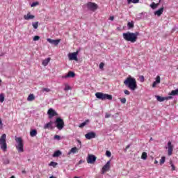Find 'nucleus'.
<instances>
[{"instance_id":"nucleus-1","label":"nucleus","mask_w":178,"mask_h":178,"mask_svg":"<svg viewBox=\"0 0 178 178\" xmlns=\"http://www.w3.org/2000/svg\"><path fill=\"white\" fill-rule=\"evenodd\" d=\"M138 35H140V32L136 31L135 33L133 32H127L122 33V37L125 41H128L129 42H131L132 44H134L136 41L138 39Z\"/></svg>"},{"instance_id":"nucleus-2","label":"nucleus","mask_w":178,"mask_h":178,"mask_svg":"<svg viewBox=\"0 0 178 178\" xmlns=\"http://www.w3.org/2000/svg\"><path fill=\"white\" fill-rule=\"evenodd\" d=\"M124 84L126 87H128L131 91H135V90H137V81L131 76L127 78L124 81Z\"/></svg>"},{"instance_id":"nucleus-3","label":"nucleus","mask_w":178,"mask_h":178,"mask_svg":"<svg viewBox=\"0 0 178 178\" xmlns=\"http://www.w3.org/2000/svg\"><path fill=\"white\" fill-rule=\"evenodd\" d=\"M95 97L96 98H97V99H102V101H105L106 99H108V101H112V99H113L112 95L103 92H96Z\"/></svg>"},{"instance_id":"nucleus-4","label":"nucleus","mask_w":178,"mask_h":178,"mask_svg":"<svg viewBox=\"0 0 178 178\" xmlns=\"http://www.w3.org/2000/svg\"><path fill=\"white\" fill-rule=\"evenodd\" d=\"M0 148L6 152L8 149V144H6V134H3L0 138Z\"/></svg>"},{"instance_id":"nucleus-5","label":"nucleus","mask_w":178,"mask_h":178,"mask_svg":"<svg viewBox=\"0 0 178 178\" xmlns=\"http://www.w3.org/2000/svg\"><path fill=\"white\" fill-rule=\"evenodd\" d=\"M15 141L17 143L16 148L18 152H24V149L23 148V147H24L23 139L20 137H18L15 138Z\"/></svg>"},{"instance_id":"nucleus-6","label":"nucleus","mask_w":178,"mask_h":178,"mask_svg":"<svg viewBox=\"0 0 178 178\" xmlns=\"http://www.w3.org/2000/svg\"><path fill=\"white\" fill-rule=\"evenodd\" d=\"M54 124L58 130H63V127H65V121L62 118L58 117L54 121Z\"/></svg>"},{"instance_id":"nucleus-7","label":"nucleus","mask_w":178,"mask_h":178,"mask_svg":"<svg viewBox=\"0 0 178 178\" xmlns=\"http://www.w3.org/2000/svg\"><path fill=\"white\" fill-rule=\"evenodd\" d=\"M86 7L88 10H90L91 12H95V10L98 9V4L92 2H88L86 3Z\"/></svg>"},{"instance_id":"nucleus-8","label":"nucleus","mask_w":178,"mask_h":178,"mask_svg":"<svg viewBox=\"0 0 178 178\" xmlns=\"http://www.w3.org/2000/svg\"><path fill=\"white\" fill-rule=\"evenodd\" d=\"M79 55V51H76L74 53H70L68 54V58L70 60H79V58H77V56Z\"/></svg>"},{"instance_id":"nucleus-9","label":"nucleus","mask_w":178,"mask_h":178,"mask_svg":"<svg viewBox=\"0 0 178 178\" xmlns=\"http://www.w3.org/2000/svg\"><path fill=\"white\" fill-rule=\"evenodd\" d=\"M111 169V161L107 163L102 168V174L105 175V172H108Z\"/></svg>"},{"instance_id":"nucleus-10","label":"nucleus","mask_w":178,"mask_h":178,"mask_svg":"<svg viewBox=\"0 0 178 178\" xmlns=\"http://www.w3.org/2000/svg\"><path fill=\"white\" fill-rule=\"evenodd\" d=\"M95 161H97V156H95V155L88 154L87 158V162L88 163H90V164L95 163Z\"/></svg>"},{"instance_id":"nucleus-11","label":"nucleus","mask_w":178,"mask_h":178,"mask_svg":"<svg viewBox=\"0 0 178 178\" xmlns=\"http://www.w3.org/2000/svg\"><path fill=\"white\" fill-rule=\"evenodd\" d=\"M47 42H49V44H51V45L58 47V45H59V42H60V39L54 40L51 38H47Z\"/></svg>"},{"instance_id":"nucleus-12","label":"nucleus","mask_w":178,"mask_h":178,"mask_svg":"<svg viewBox=\"0 0 178 178\" xmlns=\"http://www.w3.org/2000/svg\"><path fill=\"white\" fill-rule=\"evenodd\" d=\"M156 98L157 99V101H159V102H163V101H166L168 99H173L172 96H168V97H161L159 95H156Z\"/></svg>"},{"instance_id":"nucleus-13","label":"nucleus","mask_w":178,"mask_h":178,"mask_svg":"<svg viewBox=\"0 0 178 178\" xmlns=\"http://www.w3.org/2000/svg\"><path fill=\"white\" fill-rule=\"evenodd\" d=\"M47 114L49 115V119H52L54 116H58V113L54 108H49L47 111Z\"/></svg>"},{"instance_id":"nucleus-14","label":"nucleus","mask_w":178,"mask_h":178,"mask_svg":"<svg viewBox=\"0 0 178 178\" xmlns=\"http://www.w3.org/2000/svg\"><path fill=\"white\" fill-rule=\"evenodd\" d=\"M85 137L87 140H91L92 138H95V137H97V134L95 132L90 131L86 134Z\"/></svg>"},{"instance_id":"nucleus-15","label":"nucleus","mask_w":178,"mask_h":178,"mask_svg":"<svg viewBox=\"0 0 178 178\" xmlns=\"http://www.w3.org/2000/svg\"><path fill=\"white\" fill-rule=\"evenodd\" d=\"M52 124H54V122L50 121L49 122L44 125L43 129H44V130H47V129H49L50 130H54V129H55V127L52 126Z\"/></svg>"},{"instance_id":"nucleus-16","label":"nucleus","mask_w":178,"mask_h":178,"mask_svg":"<svg viewBox=\"0 0 178 178\" xmlns=\"http://www.w3.org/2000/svg\"><path fill=\"white\" fill-rule=\"evenodd\" d=\"M166 149H168V155L170 156L172 154H173V145H172V142H168V147H165Z\"/></svg>"},{"instance_id":"nucleus-17","label":"nucleus","mask_w":178,"mask_h":178,"mask_svg":"<svg viewBox=\"0 0 178 178\" xmlns=\"http://www.w3.org/2000/svg\"><path fill=\"white\" fill-rule=\"evenodd\" d=\"M35 18V16L31 15V13H28L27 15H24V20H31Z\"/></svg>"},{"instance_id":"nucleus-18","label":"nucleus","mask_w":178,"mask_h":178,"mask_svg":"<svg viewBox=\"0 0 178 178\" xmlns=\"http://www.w3.org/2000/svg\"><path fill=\"white\" fill-rule=\"evenodd\" d=\"M159 83H161V76H157L156 81L153 82L152 87L155 88V87H156V84H159Z\"/></svg>"},{"instance_id":"nucleus-19","label":"nucleus","mask_w":178,"mask_h":178,"mask_svg":"<svg viewBox=\"0 0 178 178\" xmlns=\"http://www.w3.org/2000/svg\"><path fill=\"white\" fill-rule=\"evenodd\" d=\"M69 77H76V74L73 71H70L65 76V79H69Z\"/></svg>"},{"instance_id":"nucleus-20","label":"nucleus","mask_w":178,"mask_h":178,"mask_svg":"<svg viewBox=\"0 0 178 178\" xmlns=\"http://www.w3.org/2000/svg\"><path fill=\"white\" fill-rule=\"evenodd\" d=\"M163 9H164L163 7H161L160 9L154 12V15L156 16H158L159 17H161L162 13H163Z\"/></svg>"},{"instance_id":"nucleus-21","label":"nucleus","mask_w":178,"mask_h":178,"mask_svg":"<svg viewBox=\"0 0 178 178\" xmlns=\"http://www.w3.org/2000/svg\"><path fill=\"white\" fill-rule=\"evenodd\" d=\"M88 123H90V120H86L83 122L81 123L79 125V127L80 129H83V127H84V126H87V124H88Z\"/></svg>"},{"instance_id":"nucleus-22","label":"nucleus","mask_w":178,"mask_h":178,"mask_svg":"<svg viewBox=\"0 0 178 178\" xmlns=\"http://www.w3.org/2000/svg\"><path fill=\"white\" fill-rule=\"evenodd\" d=\"M60 155H62V152H60V150H56L54 152L52 156L53 158H58V156H60Z\"/></svg>"},{"instance_id":"nucleus-23","label":"nucleus","mask_w":178,"mask_h":178,"mask_svg":"<svg viewBox=\"0 0 178 178\" xmlns=\"http://www.w3.org/2000/svg\"><path fill=\"white\" fill-rule=\"evenodd\" d=\"M79 151V149L76 147H72L70 152H68L67 155H70V154H76V152Z\"/></svg>"},{"instance_id":"nucleus-24","label":"nucleus","mask_w":178,"mask_h":178,"mask_svg":"<svg viewBox=\"0 0 178 178\" xmlns=\"http://www.w3.org/2000/svg\"><path fill=\"white\" fill-rule=\"evenodd\" d=\"M127 29L128 30H131V29H134V22L131 21V22H128Z\"/></svg>"},{"instance_id":"nucleus-25","label":"nucleus","mask_w":178,"mask_h":178,"mask_svg":"<svg viewBox=\"0 0 178 178\" xmlns=\"http://www.w3.org/2000/svg\"><path fill=\"white\" fill-rule=\"evenodd\" d=\"M50 60H51V58H47L43 60V61L42 62V65H43V66H47L48 63H49Z\"/></svg>"},{"instance_id":"nucleus-26","label":"nucleus","mask_w":178,"mask_h":178,"mask_svg":"<svg viewBox=\"0 0 178 178\" xmlns=\"http://www.w3.org/2000/svg\"><path fill=\"white\" fill-rule=\"evenodd\" d=\"M31 137H35L37 136V129H31L30 131Z\"/></svg>"},{"instance_id":"nucleus-27","label":"nucleus","mask_w":178,"mask_h":178,"mask_svg":"<svg viewBox=\"0 0 178 178\" xmlns=\"http://www.w3.org/2000/svg\"><path fill=\"white\" fill-rule=\"evenodd\" d=\"M35 99V97L33 94H30L27 98V101L31 102Z\"/></svg>"},{"instance_id":"nucleus-28","label":"nucleus","mask_w":178,"mask_h":178,"mask_svg":"<svg viewBox=\"0 0 178 178\" xmlns=\"http://www.w3.org/2000/svg\"><path fill=\"white\" fill-rule=\"evenodd\" d=\"M158 6H159V3H155V2H153L150 5V8H152V9H156Z\"/></svg>"},{"instance_id":"nucleus-29","label":"nucleus","mask_w":178,"mask_h":178,"mask_svg":"<svg viewBox=\"0 0 178 178\" xmlns=\"http://www.w3.org/2000/svg\"><path fill=\"white\" fill-rule=\"evenodd\" d=\"M170 95H172L173 97L178 95V88L174 90H172L171 92L170 93Z\"/></svg>"},{"instance_id":"nucleus-30","label":"nucleus","mask_w":178,"mask_h":178,"mask_svg":"<svg viewBox=\"0 0 178 178\" xmlns=\"http://www.w3.org/2000/svg\"><path fill=\"white\" fill-rule=\"evenodd\" d=\"M3 165H9L10 163V161L8 158L3 159Z\"/></svg>"},{"instance_id":"nucleus-31","label":"nucleus","mask_w":178,"mask_h":178,"mask_svg":"<svg viewBox=\"0 0 178 178\" xmlns=\"http://www.w3.org/2000/svg\"><path fill=\"white\" fill-rule=\"evenodd\" d=\"M147 152H144L142 153L141 159H143V161H145L147 159Z\"/></svg>"},{"instance_id":"nucleus-32","label":"nucleus","mask_w":178,"mask_h":178,"mask_svg":"<svg viewBox=\"0 0 178 178\" xmlns=\"http://www.w3.org/2000/svg\"><path fill=\"white\" fill-rule=\"evenodd\" d=\"M49 165L52 166L53 168H56V166H58V163L55 161H51Z\"/></svg>"},{"instance_id":"nucleus-33","label":"nucleus","mask_w":178,"mask_h":178,"mask_svg":"<svg viewBox=\"0 0 178 178\" xmlns=\"http://www.w3.org/2000/svg\"><path fill=\"white\" fill-rule=\"evenodd\" d=\"M32 26L35 30H37L38 29V22H32Z\"/></svg>"},{"instance_id":"nucleus-34","label":"nucleus","mask_w":178,"mask_h":178,"mask_svg":"<svg viewBox=\"0 0 178 178\" xmlns=\"http://www.w3.org/2000/svg\"><path fill=\"white\" fill-rule=\"evenodd\" d=\"M166 161V157L165 156H162L160 160V165H163Z\"/></svg>"},{"instance_id":"nucleus-35","label":"nucleus","mask_w":178,"mask_h":178,"mask_svg":"<svg viewBox=\"0 0 178 178\" xmlns=\"http://www.w3.org/2000/svg\"><path fill=\"white\" fill-rule=\"evenodd\" d=\"M127 2L129 4L131 3H138L140 2V0H127Z\"/></svg>"},{"instance_id":"nucleus-36","label":"nucleus","mask_w":178,"mask_h":178,"mask_svg":"<svg viewBox=\"0 0 178 178\" xmlns=\"http://www.w3.org/2000/svg\"><path fill=\"white\" fill-rule=\"evenodd\" d=\"M5 101V95L3 93L0 94V102H3Z\"/></svg>"},{"instance_id":"nucleus-37","label":"nucleus","mask_w":178,"mask_h":178,"mask_svg":"<svg viewBox=\"0 0 178 178\" xmlns=\"http://www.w3.org/2000/svg\"><path fill=\"white\" fill-rule=\"evenodd\" d=\"M170 165H171L172 170H176V167L175 166V164H173L172 160L170 161Z\"/></svg>"},{"instance_id":"nucleus-38","label":"nucleus","mask_w":178,"mask_h":178,"mask_svg":"<svg viewBox=\"0 0 178 178\" xmlns=\"http://www.w3.org/2000/svg\"><path fill=\"white\" fill-rule=\"evenodd\" d=\"M42 91L44 92V91L46 92H49L50 91H51V89H49V88H43L42 89Z\"/></svg>"},{"instance_id":"nucleus-39","label":"nucleus","mask_w":178,"mask_h":178,"mask_svg":"<svg viewBox=\"0 0 178 178\" xmlns=\"http://www.w3.org/2000/svg\"><path fill=\"white\" fill-rule=\"evenodd\" d=\"M40 3H38V1H35V2H33L31 4V8H34L35 6H37V5H38Z\"/></svg>"},{"instance_id":"nucleus-40","label":"nucleus","mask_w":178,"mask_h":178,"mask_svg":"<svg viewBox=\"0 0 178 178\" xmlns=\"http://www.w3.org/2000/svg\"><path fill=\"white\" fill-rule=\"evenodd\" d=\"M106 155L108 156V158H111L112 156V153L110 151H106Z\"/></svg>"},{"instance_id":"nucleus-41","label":"nucleus","mask_w":178,"mask_h":178,"mask_svg":"<svg viewBox=\"0 0 178 178\" xmlns=\"http://www.w3.org/2000/svg\"><path fill=\"white\" fill-rule=\"evenodd\" d=\"M76 141L79 144V145H78L77 147H78L79 149H80V148H81V141L79 139H76Z\"/></svg>"},{"instance_id":"nucleus-42","label":"nucleus","mask_w":178,"mask_h":178,"mask_svg":"<svg viewBox=\"0 0 178 178\" xmlns=\"http://www.w3.org/2000/svg\"><path fill=\"white\" fill-rule=\"evenodd\" d=\"M139 79H140V81L141 83H144V80H145L144 76H143V75L140 76Z\"/></svg>"},{"instance_id":"nucleus-43","label":"nucleus","mask_w":178,"mask_h":178,"mask_svg":"<svg viewBox=\"0 0 178 178\" xmlns=\"http://www.w3.org/2000/svg\"><path fill=\"white\" fill-rule=\"evenodd\" d=\"M68 90H72V88L70 86H66L64 88V91H68Z\"/></svg>"},{"instance_id":"nucleus-44","label":"nucleus","mask_w":178,"mask_h":178,"mask_svg":"<svg viewBox=\"0 0 178 178\" xmlns=\"http://www.w3.org/2000/svg\"><path fill=\"white\" fill-rule=\"evenodd\" d=\"M40 40V36L35 35L33 37V41H38Z\"/></svg>"},{"instance_id":"nucleus-45","label":"nucleus","mask_w":178,"mask_h":178,"mask_svg":"<svg viewBox=\"0 0 178 178\" xmlns=\"http://www.w3.org/2000/svg\"><path fill=\"white\" fill-rule=\"evenodd\" d=\"M104 66H105V63H101L99 64V69H101V70L104 69Z\"/></svg>"},{"instance_id":"nucleus-46","label":"nucleus","mask_w":178,"mask_h":178,"mask_svg":"<svg viewBox=\"0 0 178 178\" xmlns=\"http://www.w3.org/2000/svg\"><path fill=\"white\" fill-rule=\"evenodd\" d=\"M120 102L122 104H126V97H123L122 99H121Z\"/></svg>"},{"instance_id":"nucleus-47","label":"nucleus","mask_w":178,"mask_h":178,"mask_svg":"<svg viewBox=\"0 0 178 178\" xmlns=\"http://www.w3.org/2000/svg\"><path fill=\"white\" fill-rule=\"evenodd\" d=\"M54 140H60V136L55 135Z\"/></svg>"},{"instance_id":"nucleus-48","label":"nucleus","mask_w":178,"mask_h":178,"mask_svg":"<svg viewBox=\"0 0 178 178\" xmlns=\"http://www.w3.org/2000/svg\"><path fill=\"white\" fill-rule=\"evenodd\" d=\"M84 161L80 160L78 163L76 164V166H79V165H81V163H83Z\"/></svg>"},{"instance_id":"nucleus-49","label":"nucleus","mask_w":178,"mask_h":178,"mask_svg":"<svg viewBox=\"0 0 178 178\" xmlns=\"http://www.w3.org/2000/svg\"><path fill=\"white\" fill-rule=\"evenodd\" d=\"M124 94H126V95H130V92L127 90H124Z\"/></svg>"},{"instance_id":"nucleus-50","label":"nucleus","mask_w":178,"mask_h":178,"mask_svg":"<svg viewBox=\"0 0 178 178\" xmlns=\"http://www.w3.org/2000/svg\"><path fill=\"white\" fill-rule=\"evenodd\" d=\"M130 148V145H127L124 149V152H127V149H129Z\"/></svg>"},{"instance_id":"nucleus-51","label":"nucleus","mask_w":178,"mask_h":178,"mask_svg":"<svg viewBox=\"0 0 178 178\" xmlns=\"http://www.w3.org/2000/svg\"><path fill=\"white\" fill-rule=\"evenodd\" d=\"M108 118H111V114H109V113H106V115H105V118H106V119H108Z\"/></svg>"},{"instance_id":"nucleus-52","label":"nucleus","mask_w":178,"mask_h":178,"mask_svg":"<svg viewBox=\"0 0 178 178\" xmlns=\"http://www.w3.org/2000/svg\"><path fill=\"white\" fill-rule=\"evenodd\" d=\"M110 20L113 22V20H115V17H113V16L110 17Z\"/></svg>"},{"instance_id":"nucleus-53","label":"nucleus","mask_w":178,"mask_h":178,"mask_svg":"<svg viewBox=\"0 0 178 178\" xmlns=\"http://www.w3.org/2000/svg\"><path fill=\"white\" fill-rule=\"evenodd\" d=\"M0 126H3V124L2 123V119L0 118Z\"/></svg>"},{"instance_id":"nucleus-54","label":"nucleus","mask_w":178,"mask_h":178,"mask_svg":"<svg viewBox=\"0 0 178 178\" xmlns=\"http://www.w3.org/2000/svg\"><path fill=\"white\" fill-rule=\"evenodd\" d=\"M22 173L23 175H26V170H22Z\"/></svg>"},{"instance_id":"nucleus-55","label":"nucleus","mask_w":178,"mask_h":178,"mask_svg":"<svg viewBox=\"0 0 178 178\" xmlns=\"http://www.w3.org/2000/svg\"><path fill=\"white\" fill-rule=\"evenodd\" d=\"M154 163H155V165H156V163H158V161H157V160H155V161H154Z\"/></svg>"},{"instance_id":"nucleus-56","label":"nucleus","mask_w":178,"mask_h":178,"mask_svg":"<svg viewBox=\"0 0 178 178\" xmlns=\"http://www.w3.org/2000/svg\"><path fill=\"white\" fill-rule=\"evenodd\" d=\"M162 2V0L159 1V3H161Z\"/></svg>"},{"instance_id":"nucleus-57","label":"nucleus","mask_w":178,"mask_h":178,"mask_svg":"<svg viewBox=\"0 0 178 178\" xmlns=\"http://www.w3.org/2000/svg\"><path fill=\"white\" fill-rule=\"evenodd\" d=\"M74 178H80V177H74Z\"/></svg>"},{"instance_id":"nucleus-58","label":"nucleus","mask_w":178,"mask_h":178,"mask_svg":"<svg viewBox=\"0 0 178 178\" xmlns=\"http://www.w3.org/2000/svg\"><path fill=\"white\" fill-rule=\"evenodd\" d=\"M1 83H2V81L0 79V84H1Z\"/></svg>"},{"instance_id":"nucleus-59","label":"nucleus","mask_w":178,"mask_h":178,"mask_svg":"<svg viewBox=\"0 0 178 178\" xmlns=\"http://www.w3.org/2000/svg\"><path fill=\"white\" fill-rule=\"evenodd\" d=\"M150 140H152V138H150Z\"/></svg>"},{"instance_id":"nucleus-60","label":"nucleus","mask_w":178,"mask_h":178,"mask_svg":"<svg viewBox=\"0 0 178 178\" xmlns=\"http://www.w3.org/2000/svg\"><path fill=\"white\" fill-rule=\"evenodd\" d=\"M28 161H30V159H29Z\"/></svg>"}]
</instances>
